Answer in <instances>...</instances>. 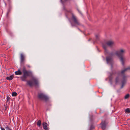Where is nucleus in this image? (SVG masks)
I'll return each mask as SVG.
<instances>
[{
  "label": "nucleus",
  "instance_id": "6",
  "mask_svg": "<svg viewBox=\"0 0 130 130\" xmlns=\"http://www.w3.org/2000/svg\"><path fill=\"white\" fill-rule=\"evenodd\" d=\"M114 55V54L113 53H111L109 54V56H108L106 57V60L107 63L108 64H110L112 66V64L113 62V61L111 56H113Z\"/></svg>",
  "mask_w": 130,
  "mask_h": 130
},
{
  "label": "nucleus",
  "instance_id": "28",
  "mask_svg": "<svg viewBox=\"0 0 130 130\" xmlns=\"http://www.w3.org/2000/svg\"><path fill=\"white\" fill-rule=\"evenodd\" d=\"M78 30H80V29L79 28H78Z\"/></svg>",
  "mask_w": 130,
  "mask_h": 130
},
{
  "label": "nucleus",
  "instance_id": "21",
  "mask_svg": "<svg viewBox=\"0 0 130 130\" xmlns=\"http://www.w3.org/2000/svg\"><path fill=\"white\" fill-rule=\"evenodd\" d=\"M17 95V93L15 92H13L12 93V96H16Z\"/></svg>",
  "mask_w": 130,
  "mask_h": 130
},
{
  "label": "nucleus",
  "instance_id": "10",
  "mask_svg": "<svg viewBox=\"0 0 130 130\" xmlns=\"http://www.w3.org/2000/svg\"><path fill=\"white\" fill-rule=\"evenodd\" d=\"M108 122L105 121L103 122H102L101 123V127L103 130L105 129L106 127L107 126Z\"/></svg>",
  "mask_w": 130,
  "mask_h": 130
},
{
  "label": "nucleus",
  "instance_id": "16",
  "mask_svg": "<svg viewBox=\"0 0 130 130\" xmlns=\"http://www.w3.org/2000/svg\"><path fill=\"white\" fill-rule=\"evenodd\" d=\"M125 113H130V109L129 108H127L125 109Z\"/></svg>",
  "mask_w": 130,
  "mask_h": 130
},
{
  "label": "nucleus",
  "instance_id": "23",
  "mask_svg": "<svg viewBox=\"0 0 130 130\" xmlns=\"http://www.w3.org/2000/svg\"><path fill=\"white\" fill-rule=\"evenodd\" d=\"M10 99V98L9 97V96H7V102Z\"/></svg>",
  "mask_w": 130,
  "mask_h": 130
},
{
  "label": "nucleus",
  "instance_id": "20",
  "mask_svg": "<svg viewBox=\"0 0 130 130\" xmlns=\"http://www.w3.org/2000/svg\"><path fill=\"white\" fill-rule=\"evenodd\" d=\"M113 74V73L111 74H110V75L109 77V79L111 80L112 79V76Z\"/></svg>",
  "mask_w": 130,
  "mask_h": 130
},
{
  "label": "nucleus",
  "instance_id": "8",
  "mask_svg": "<svg viewBox=\"0 0 130 130\" xmlns=\"http://www.w3.org/2000/svg\"><path fill=\"white\" fill-rule=\"evenodd\" d=\"M25 56L23 53L20 54V63L21 65L24 64L25 61Z\"/></svg>",
  "mask_w": 130,
  "mask_h": 130
},
{
  "label": "nucleus",
  "instance_id": "19",
  "mask_svg": "<svg viewBox=\"0 0 130 130\" xmlns=\"http://www.w3.org/2000/svg\"><path fill=\"white\" fill-rule=\"evenodd\" d=\"M5 128L6 130H11V129L7 125L5 127Z\"/></svg>",
  "mask_w": 130,
  "mask_h": 130
},
{
  "label": "nucleus",
  "instance_id": "12",
  "mask_svg": "<svg viewBox=\"0 0 130 130\" xmlns=\"http://www.w3.org/2000/svg\"><path fill=\"white\" fill-rule=\"evenodd\" d=\"M15 74L16 75H21L22 74V72L20 70V69H19L17 71H15Z\"/></svg>",
  "mask_w": 130,
  "mask_h": 130
},
{
  "label": "nucleus",
  "instance_id": "25",
  "mask_svg": "<svg viewBox=\"0 0 130 130\" xmlns=\"http://www.w3.org/2000/svg\"><path fill=\"white\" fill-rule=\"evenodd\" d=\"M1 129L2 130H5V128H3L2 127H0Z\"/></svg>",
  "mask_w": 130,
  "mask_h": 130
},
{
  "label": "nucleus",
  "instance_id": "11",
  "mask_svg": "<svg viewBox=\"0 0 130 130\" xmlns=\"http://www.w3.org/2000/svg\"><path fill=\"white\" fill-rule=\"evenodd\" d=\"M34 84L36 86H38L39 85V82L37 79L35 78H33L32 79Z\"/></svg>",
  "mask_w": 130,
  "mask_h": 130
},
{
  "label": "nucleus",
  "instance_id": "22",
  "mask_svg": "<svg viewBox=\"0 0 130 130\" xmlns=\"http://www.w3.org/2000/svg\"><path fill=\"white\" fill-rule=\"evenodd\" d=\"M94 128V127L92 125H91L90 126V130H91L92 129H93Z\"/></svg>",
  "mask_w": 130,
  "mask_h": 130
},
{
  "label": "nucleus",
  "instance_id": "1",
  "mask_svg": "<svg viewBox=\"0 0 130 130\" xmlns=\"http://www.w3.org/2000/svg\"><path fill=\"white\" fill-rule=\"evenodd\" d=\"M130 70V67H128L125 69L122 70L121 72L119 73V75L116 77L115 79L116 84H118L120 80L121 77L122 78L121 83L122 85L121 88H123L125 85L126 84L127 80V77L124 74V73L127 70Z\"/></svg>",
  "mask_w": 130,
  "mask_h": 130
},
{
  "label": "nucleus",
  "instance_id": "15",
  "mask_svg": "<svg viewBox=\"0 0 130 130\" xmlns=\"http://www.w3.org/2000/svg\"><path fill=\"white\" fill-rule=\"evenodd\" d=\"M14 76L13 75H11L9 77H6V79L7 80H11L13 78Z\"/></svg>",
  "mask_w": 130,
  "mask_h": 130
},
{
  "label": "nucleus",
  "instance_id": "17",
  "mask_svg": "<svg viewBox=\"0 0 130 130\" xmlns=\"http://www.w3.org/2000/svg\"><path fill=\"white\" fill-rule=\"evenodd\" d=\"M41 121L40 120H39L38 121L37 123V125L39 127L40 126L41 124Z\"/></svg>",
  "mask_w": 130,
  "mask_h": 130
},
{
  "label": "nucleus",
  "instance_id": "13",
  "mask_svg": "<svg viewBox=\"0 0 130 130\" xmlns=\"http://www.w3.org/2000/svg\"><path fill=\"white\" fill-rule=\"evenodd\" d=\"M43 128L45 130H47L48 129L47 127V123L44 122L43 124Z\"/></svg>",
  "mask_w": 130,
  "mask_h": 130
},
{
  "label": "nucleus",
  "instance_id": "4",
  "mask_svg": "<svg viewBox=\"0 0 130 130\" xmlns=\"http://www.w3.org/2000/svg\"><path fill=\"white\" fill-rule=\"evenodd\" d=\"M125 50L121 49L116 52L115 54L120 58V61L123 65L124 64V58L123 57L124 54L125 53Z\"/></svg>",
  "mask_w": 130,
  "mask_h": 130
},
{
  "label": "nucleus",
  "instance_id": "26",
  "mask_svg": "<svg viewBox=\"0 0 130 130\" xmlns=\"http://www.w3.org/2000/svg\"><path fill=\"white\" fill-rule=\"evenodd\" d=\"M26 66H27V67L28 68H30V65H26Z\"/></svg>",
  "mask_w": 130,
  "mask_h": 130
},
{
  "label": "nucleus",
  "instance_id": "24",
  "mask_svg": "<svg viewBox=\"0 0 130 130\" xmlns=\"http://www.w3.org/2000/svg\"><path fill=\"white\" fill-rule=\"evenodd\" d=\"M99 36V35H95V37L96 39H98Z\"/></svg>",
  "mask_w": 130,
  "mask_h": 130
},
{
  "label": "nucleus",
  "instance_id": "3",
  "mask_svg": "<svg viewBox=\"0 0 130 130\" xmlns=\"http://www.w3.org/2000/svg\"><path fill=\"white\" fill-rule=\"evenodd\" d=\"M22 72L23 75L20 77V78L22 81H26L27 77L31 76L32 75V72L30 71L27 70L24 67L22 69Z\"/></svg>",
  "mask_w": 130,
  "mask_h": 130
},
{
  "label": "nucleus",
  "instance_id": "18",
  "mask_svg": "<svg viewBox=\"0 0 130 130\" xmlns=\"http://www.w3.org/2000/svg\"><path fill=\"white\" fill-rule=\"evenodd\" d=\"M130 96L129 94H126L124 97V98L125 99H127Z\"/></svg>",
  "mask_w": 130,
  "mask_h": 130
},
{
  "label": "nucleus",
  "instance_id": "14",
  "mask_svg": "<svg viewBox=\"0 0 130 130\" xmlns=\"http://www.w3.org/2000/svg\"><path fill=\"white\" fill-rule=\"evenodd\" d=\"M27 84L30 86L31 87L33 85V83L31 81L29 80L27 81Z\"/></svg>",
  "mask_w": 130,
  "mask_h": 130
},
{
  "label": "nucleus",
  "instance_id": "5",
  "mask_svg": "<svg viewBox=\"0 0 130 130\" xmlns=\"http://www.w3.org/2000/svg\"><path fill=\"white\" fill-rule=\"evenodd\" d=\"M115 45L114 42L112 40H109L107 41L105 43L103 44V47L105 50V54L107 53L108 51L107 50V46L110 47H112Z\"/></svg>",
  "mask_w": 130,
  "mask_h": 130
},
{
  "label": "nucleus",
  "instance_id": "7",
  "mask_svg": "<svg viewBox=\"0 0 130 130\" xmlns=\"http://www.w3.org/2000/svg\"><path fill=\"white\" fill-rule=\"evenodd\" d=\"M38 97L39 99L40 100H43L45 101H47L49 99L47 96L42 93L39 94Z\"/></svg>",
  "mask_w": 130,
  "mask_h": 130
},
{
  "label": "nucleus",
  "instance_id": "9",
  "mask_svg": "<svg viewBox=\"0 0 130 130\" xmlns=\"http://www.w3.org/2000/svg\"><path fill=\"white\" fill-rule=\"evenodd\" d=\"M7 3L8 4L9 7L7 12V14H8L11 11L12 9L11 2L10 0H7Z\"/></svg>",
  "mask_w": 130,
  "mask_h": 130
},
{
  "label": "nucleus",
  "instance_id": "2",
  "mask_svg": "<svg viewBox=\"0 0 130 130\" xmlns=\"http://www.w3.org/2000/svg\"><path fill=\"white\" fill-rule=\"evenodd\" d=\"M65 15L67 18L70 21V19L68 18L69 14L71 13L72 15L71 19V21H70L72 27L76 26L77 25H80V23L75 16L73 14V12L71 10H67L65 9Z\"/></svg>",
  "mask_w": 130,
  "mask_h": 130
},
{
  "label": "nucleus",
  "instance_id": "27",
  "mask_svg": "<svg viewBox=\"0 0 130 130\" xmlns=\"http://www.w3.org/2000/svg\"><path fill=\"white\" fill-rule=\"evenodd\" d=\"M5 5L6 6V3H5Z\"/></svg>",
  "mask_w": 130,
  "mask_h": 130
}]
</instances>
